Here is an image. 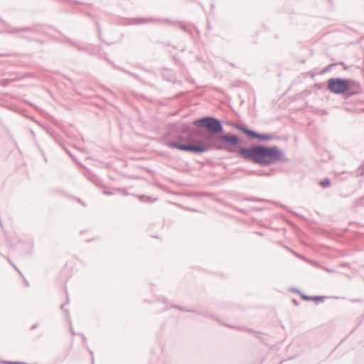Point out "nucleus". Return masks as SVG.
I'll return each mask as SVG.
<instances>
[{
    "instance_id": "nucleus-5",
    "label": "nucleus",
    "mask_w": 364,
    "mask_h": 364,
    "mask_svg": "<svg viewBox=\"0 0 364 364\" xmlns=\"http://www.w3.org/2000/svg\"><path fill=\"white\" fill-rule=\"evenodd\" d=\"M170 146L182 151H189L195 152H204L209 149L211 146L210 144L199 142L197 144H181L178 143H171Z\"/></svg>"
},
{
    "instance_id": "nucleus-3",
    "label": "nucleus",
    "mask_w": 364,
    "mask_h": 364,
    "mask_svg": "<svg viewBox=\"0 0 364 364\" xmlns=\"http://www.w3.org/2000/svg\"><path fill=\"white\" fill-rule=\"evenodd\" d=\"M352 84L349 79L331 78L328 81V89L335 94H343L351 87Z\"/></svg>"
},
{
    "instance_id": "nucleus-8",
    "label": "nucleus",
    "mask_w": 364,
    "mask_h": 364,
    "mask_svg": "<svg viewBox=\"0 0 364 364\" xmlns=\"http://www.w3.org/2000/svg\"><path fill=\"white\" fill-rule=\"evenodd\" d=\"M311 299L314 300V301H321V300H323V297L322 296H316V297H312Z\"/></svg>"
},
{
    "instance_id": "nucleus-4",
    "label": "nucleus",
    "mask_w": 364,
    "mask_h": 364,
    "mask_svg": "<svg viewBox=\"0 0 364 364\" xmlns=\"http://www.w3.org/2000/svg\"><path fill=\"white\" fill-rule=\"evenodd\" d=\"M193 124L197 127H206L213 132H220L223 129V127L220 122L212 117H205L197 119L193 122Z\"/></svg>"
},
{
    "instance_id": "nucleus-7",
    "label": "nucleus",
    "mask_w": 364,
    "mask_h": 364,
    "mask_svg": "<svg viewBox=\"0 0 364 364\" xmlns=\"http://www.w3.org/2000/svg\"><path fill=\"white\" fill-rule=\"evenodd\" d=\"M330 185V181L328 180H324L321 182V186L323 187H327Z\"/></svg>"
},
{
    "instance_id": "nucleus-2",
    "label": "nucleus",
    "mask_w": 364,
    "mask_h": 364,
    "mask_svg": "<svg viewBox=\"0 0 364 364\" xmlns=\"http://www.w3.org/2000/svg\"><path fill=\"white\" fill-rule=\"evenodd\" d=\"M239 139L236 136L232 135H223L216 137L214 139L213 146L220 149H226L230 152L238 151L240 149L238 146Z\"/></svg>"
},
{
    "instance_id": "nucleus-6",
    "label": "nucleus",
    "mask_w": 364,
    "mask_h": 364,
    "mask_svg": "<svg viewBox=\"0 0 364 364\" xmlns=\"http://www.w3.org/2000/svg\"><path fill=\"white\" fill-rule=\"evenodd\" d=\"M238 129H240L242 132L247 134L249 136H254V137H257L258 136L255 133H254L253 132L250 131L248 129H244V128H240V127H238Z\"/></svg>"
},
{
    "instance_id": "nucleus-1",
    "label": "nucleus",
    "mask_w": 364,
    "mask_h": 364,
    "mask_svg": "<svg viewBox=\"0 0 364 364\" xmlns=\"http://www.w3.org/2000/svg\"><path fill=\"white\" fill-rule=\"evenodd\" d=\"M240 155L245 159L262 164H269L282 158V153L277 148L260 146L250 149L240 148Z\"/></svg>"
},
{
    "instance_id": "nucleus-9",
    "label": "nucleus",
    "mask_w": 364,
    "mask_h": 364,
    "mask_svg": "<svg viewBox=\"0 0 364 364\" xmlns=\"http://www.w3.org/2000/svg\"><path fill=\"white\" fill-rule=\"evenodd\" d=\"M213 139V136H210L208 137V139H209V140H211V139Z\"/></svg>"
}]
</instances>
